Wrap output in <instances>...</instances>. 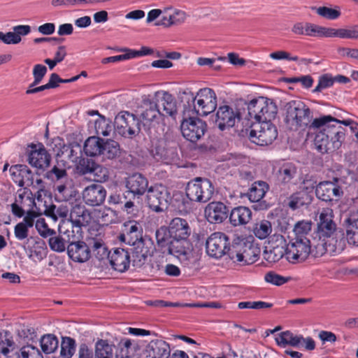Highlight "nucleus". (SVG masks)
I'll return each instance as SVG.
<instances>
[{
  "label": "nucleus",
  "mask_w": 358,
  "mask_h": 358,
  "mask_svg": "<svg viewBox=\"0 0 358 358\" xmlns=\"http://www.w3.org/2000/svg\"><path fill=\"white\" fill-rule=\"evenodd\" d=\"M341 120L330 115L315 118L310 128L320 129L314 142L317 150L322 153L339 149L345 138L346 129L341 126Z\"/></svg>",
  "instance_id": "1"
},
{
  "label": "nucleus",
  "mask_w": 358,
  "mask_h": 358,
  "mask_svg": "<svg viewBox=\"0 0 358 358\" xmlns=\"http://www.w3.org/2000/svg\"><path fill=\"white\" fill-rule=\"evenodd\" d=\"M284 122L291 128L309 127L313 121V114L309 106L300 99H294L283 105Z\"/></svg>",
  "instance_id": "2"
},
{
  "label": "nucleus",
  "mask_w": 358,
  "mask_h": 358,
  "mask_svg": "<svg viewBox=\"0 0 358 358\" xmlns=\"http://www.w3.org/2000/svg\"><path fill=\"white\" fill-rule=\"evenodd\" d=\"M136 115L142 124L143 129L148 133L152 128H155L162 120L157 101L150 94L142 96L141 104L136 110Z\"/></svg>",
  "instance_id": "3"
},
{
  "label": "nucleus",
  "mask_w": 358,
  "mask_h": 358,
  "mask_svg": "<svg viewBox=\"0 0 358 358\" xmlns=\"http://www.w3.org/2000/svg\"><path fill=\"white\" fill-rule=\"evenodd\" d=\"M141 127L137 115L128 111H121L115 117L114 129L121 136L131 138L139 134Z\"/></svg>",
  "instance_id": "4"
},
{
  "label": "nucleus",
  "mask_w": 358,
  "mask_h": 358,
  "mask_svg": "<svg viewBox=\"0 0 358 358\" xmlns=\"http://www.w3.org/2000/svg\"><path fill=\"white\" fill-rule=\"evenodd\" d=\"M215 191L212 182L207 178H196L190 180L185 188L187 196L193 202L206 203L213 196Z\"/></svg>",
  "instance_id": "5"
},
{
  "label": "nucleus",
  "mask_w": 358,
  "mask_h": 358,
  "mask_svg": "<svg viewBox=\"0 0 358 358\" xmlns=\"http://www.w3.org/2000/svg\"><path fill=\"white\" fill-rule=\"evenodd\" d=\"M276 126L271 122H257L252 125L249 134L251 142L261 145L271 144L278 137Z\"/></svg>",
  "instance_id": "6"
},
{
  "label": "nucleus",
  "mask_w": 358,
  "mask_h": 358,
  "mask_svg": "<svg viewBox=\"0 0 358 358\" xmlns=\"http://www.w3.org/2000/svg\"><path fill=\"white\" fill-rule=\"evenodd\" d=\"M171 201V193L168 188L162 184H155L148 189L146 202L148 207L156 213L167 210Z\"/></svg>",
  "instance_id": "7"
},
{
  "label": "nucleus",
  "mask_w": 358,
  "mask_h": 358,
  "mask_svg": "<svg viewBox=\"0 0 358 358\" xmlns=\"http://www.w3.org/2000/svg\"><path fill=\"white\" fill-rule=\"evenodd\" d=\"M343 183V180L338 177L320 182L316 186L317 197L325 202L338 201L344 194Z\"/></svg>",
  "instance_id": "8"
},
{
  "label": "nucleus",
  "mask_w": 358,
  "mask_h": 358,
  "mask_svg": "<svg viewBox=\"0 0 358 358\" xmlns=\"http://www.w3.org/2000/svg\"><path fill=\"white\" fill-rule=\"evenodd\" d=\"M250 245L240 237L234 238L232 241L229 238V244H227L226 248V255L229 257L235 263L242 264H250L256 261V256L254 259L250 257Z\"/></svg>",
  "instance_id": "9"
},
{
  "label": "nucleus",
  "mask_w": 358,
  "mask_h": 358,
  "mask_svg": "<svg viewBox=\"0 0 358 358\" xmlns=\"http://www.w3.org/2000/svg\"><path fill=\"white\" fill-rule=\"evenodd\" d=\"M207 124L196 115H184L180 124L183 137L192 143L199 141L207 131Z\"/></svg>",
  "instance_id": "10"
},
{
  "label": "nucleus",
  "mask_w": 358,
  "mask_h": 358,
  "mask_svg": "<svg viewBox=\"0 0 358 358\" xmlns=\"http://www.w3.org/2000/svg\"><path fill=\"white\" fill-rule=\"evenodd\" d=\"M310 239L292 238L285 248L287 260L292 264L304 262L310 253Z\"/></svg>",
  "instance_id": "11"
},
{
  "label": "nucleus",
  "mask_w": 358,
  "mask_h": 358,
  "mask_svg": "<svg viewBox=\"0 0 358 358\" xmlns=\"http://www.w3.org/2000/svg\"><path fill=\"white\" fill-rule=\"evenodd\" d=\"M217 108V95L208 87L201 88L197 92L196 104L192 107V115L206 116Z\"/></svg>",
  "instance_id": "12"
},
{
  "label": "nucleus",
  "mask_w": 358,
  "mask_h": 358,
  "mask_svg": "<svg viewBox=\"0 0 358 358\" xmlns=\"http://www.w3.org/2000/svg\"><path fill=\"white\" fill-rule=\"evenodd\" d=\"M83 233L76 234L75 230L71 234L69 245L67 246V255L75 262L83 263L91 257L92 250L89 245L83 241Z\"/></svg>",
  "instance_id": "13"
},
{
  "label": "nucleus",
  "mask_w": 358,
  "mask_h": 358,
  "mask_svg": "<svg viewBox=\"0 0 358 358\" xmlns=\"http://www.w3.org/2000/svg\"><path fill=\"white\" fill-rule=\"evenodd\" d=\"M229 236L222 232H215L206 240V249L207 254L215 259L226 255V248L229 244Z\"/></svg>",
  "instance_id": "14"
},
{
  "label": "nucleus",
  "mask_w": 358,
  "mask_h": 358,
  "mask_svg": "<svg viewBox=\"0 0 358 358\" xmlns=\"http://www.w3.org/2000/svg\"><path fill=\"white\" fill-rule=\"evenodd\" d=\"M336 230V224L333 220L332 210L323 209L319 215L316 236L326 245V239L331 238Z\"/></svg>",
  "instance_id": "15"
},
{
  "label": "nucleus",
  "mask_w": 358,
  "mask_h": 358,
  "mask_svg": "<svg viewBox=\"0 0 358 358\" xmlns=\"http://www.w3.org/2000/svg\"><path fill=\"white\" fill-rule=\"evenodd\" d=\"M241 120V113L237 108L224 105L218 108L215 123L220 130L224 131L233 127L236 120Z\"/></svg>",
  "instance_id": "16"
},
{
  "label": "nucleus",
  "mask_w": 358,
  "mask_h": 358,
  "mask_svg": "<svg viewBox=\"0 0 358 358\" xmlns=\"http://www.w3.org/2000/svg\"><path fill=\"white\" fill-rule=\"evenodd\" d=\"M229 215V208L221 201H212L204 208V217L211 224L222 223Z\"/></svg>",
  "instance_id": "17"
},
{
  "label": "nucleus",
  "mask_w": 358,
  "mask_h": 358,
  "mask_svg": "<svg viewBox=\"0 0 358 358\" xmlns=\"http://www.w3.org/2000/svg\"><path fill=\"white\" fill-rule=\"evenodd\" d=\"M89 220L90 213L85 206L76 205L71 210L69 219L64 221L62 224H64L66 227L71 224V230H75L76 234H80L83 233L82 227L86 226Z\"/></svg>",
  "instance_id": "18"
},
{
  "label": "nucleus",
  "mask_w": 358,
  "mask_h": 358,
  "mask_svg": "<svg viewBox=\"0 0 358 358\" xmlns=\"http://www.w3.org/2000/svg\"><path fill=\"white\" fill-rule=\"evenodd\" d=\"M109 262L111 267L120 273L127 271L132 264L130 251L127 248H115L109 255Z\"/></svg>",
  "instance_id": "19"
},
{
  "label": "nucleus",
  "mask_w": 358,
  "mask_h": 358,
  "mask_svg": "<svg viewBox=\"0 0 358 358\" xmlns=\"http://www.w3.org/2000/svg\"><path fill=\"white\" fill-rule=\"evenodd\" d=\"M31 150L28 155L27 161L29 164L38 169L44 170L49 166L51 156L48 152L44 145L39 143L38 145L31 144Z\"/></svg>",
  "instance_id": "20"
},
{
  "label": "nucleus",
  "mask_w": 358,
  "mask_h": 358,
  "mask_svg": "<svg viewBox=\"0 0 358 358\" xmlns=\"http://www.w3.org/2000/svg\"><path fill=\"white\" fill-rule=\"evenodd\" d=\"M106 197V190L101 184H92L85 188L83 199L90 206H99L103 203Z\"/></svg>",
  "instance_id": "21"
},
{
  "label": "nucleus",
  "mask_w": 358,
  "mask_h": 358,
  "mask_svg": "<svg viewBox=\"0 0 358 358\" xmlns=\"http://www.w3.org/2000/svg\"><path fill=\"white\" fill-rule=\"evenodd\" d=\"M13 180L20 187H27L34 184V173L24 164H16L10 168Z\"/></svg>",
  "instance_id": "22"
},
{
  "label": "nucleus",
  "mask_w": 358,
  "mask_h": 358,
  "mask_svg": "<svg viewBox=\"0 0 358 358\" xmlns=\"http://www.w3.org/2000/svg\"><path fill=\"white\" fill-rule=\"evenodd\" d=\"M74 230H70L64 224L59 226V231L61 235L51 236L48 240L50 248L57 252L67 251V246L71 238V234Z\"/></svg>",
  "instance_id": "23"
},
{
  "label": "nucleus",
  "mask_w": 358,
  "mask_h": 358,
  "mask_svg": "<svg viewBox=\"0 0 358 358\" xmlns=\"http://www.w3.org/2000/svg\"><path fill=\"white\" fill-rule=\"evenodd\" d=\"M143 229L141 225L134 221H129L124 224L122 233L120 235V240L130 245L136 244L138 241H145L142 236Z\"/></svg>",
  "instance_id": "24"
},
{
  "label": "nucleus",
  "mask_w": 358,
  "mask_h": 358,
  "mask_svg": "<svg viewBox=\"0 0 358 358\" xmlns=\"http://www.w3.org/2000/svg\"><path fill=\"white\" fill-rule=\"evenodd\" d=\"M130 251L132 265L136 268H141L147 261L150 254V248L147 245V241H138L134 245L127 248Z\"/></svg>",
  "instance_id": "25"
},
{
  "label": "nucleus",
  "mask_w": 358,
  "mask_h": 358,
  "mask_svg": "<svg viewBox=\"0 0 358 358\" xmlns=\"http://www.w3.org/2000/svg\"><path fill=\"white\" fill-rule=\"evenodd\" d=\"M128 189L127 193L132 194L134 199L136 196H142L148 189V180L141 173H134L129 176L126 182Z\"/></svg>",
  "instance_id": "26"
},
{
  "label": "nucleus",
  "mask_w": 358,
  "mask_h": 358,
  "mask_svg": "<svg viewBox=\"0 0 358 358\" xmlns=\"http://www.w3.org/2000/svg\"><path fill=\"white\" fill-rule=\"evenodd\" d=\"M145 352L150 358H169L171 357L170 345L163 340H152L147 345Z\"/></svg>",
  "instance_id": "27"
},
{
  "label": "nucleus",
  "mask_w": 358,
  "mask_h": 358,
  "mask_svg": "<svg viewBox=\"0 0 358 358\" xmlns=\"http://www.w3.org/2000/svg\"><path fill=\"white\" fill-rule=\"evenodd\" d=\"M168 228L171 236L174 238H180L181 239H189L192 234V229L187 220L181 217L173 218Z\"/></svg>",
  "instance_id": "28"
},
{
  "label": "nucleus",
  "mask_w": 358,
  "mask_h": 358,
  "mask_svg": "<svg viewBox=\"0 0 358 358\" xmlns=\"http://www.w3.org/2000/svg\"><path fill=\"white\" fill-rule=\"evenodd\" d=\"M172 207L181 215L189 213L194 208L193 201L191 200L185 193L178 192L171 196L169 203Z\"/></svg>",
  "instance_id": "29"
},
{
  "label": "nucleus",
  "mask_w": 358,
  "mask_h": 358,
  "mask_svg": "<svg viewBox=\"0 0 358 358\" xmlns=\"http://www.w3.org/2000/svg\"><path fill=\"white\" fill-rule=\"evenodd\" d=\"M292 31L295 34L306 35L313 37H324V27L306 22L296 23Z\"/></svg>",
  "instance_id": "30"
},
{
  "label": "nucleus",
  "mask_w": 358,
  "mask_h": 358,
  "mask_svg": "<svg viewBox=\"0 0 358 358\" xmlns=\"http://www.w3.org/2000/svg\"><path fill=\"white\" fill-rule=\"evenodd\" d=\"M324 37H338L345 39H358V24L350 26L348 28L335 29L325 27Z\"/></svg>",
  "instance_id": "31"
},
{
  "label": "nucleus",
  "mask_w": 358,
  "mask_h": 358,
  "mask_svg": "<svg viewBox=\"0 0 358 358\" xmlns=\"http://www.w3.org/2000/svg\"><path fill=\"white\" fill-rule=\"evenodd\" d=\"M158 105H161L163 108L162 118L164 117H170L173 120L176 119L178 115L177 103L175 97L168 92H164L160 101H157Z\"/></svg>",
  "instance_id": "32"
},
{
  "label": "nucleus",
  "mask_w": 358,
  "mask_h": 358,
  "mask_svg": "<svg viewBox=\"0 0 358 358\" xmlns=\"http://www.w3.org/2000/svg\"><path fill=\"white\" fill-rule=\"evenodd\" d=\"M229 218L230 223L234 227L243 225L251 220L252 211L245 206L235 207L229 215Z\"/></svg>",
  "instance_id": "33"
},
{
  "label": "nucleus",
  "mask_w": 358,
  "mask_h": 358,
  "mask_svg": "<svg viewBox=\"0 0 358 358\" xmlns=\"http://www.w3.org/2000/svg\"><path fill=\"white\" fill-rule=\"evenodd\" d=\"M13 29V31L2 34V42L5 44H17L21 41L22 36H26L31 31V27L29 25L15 26Z\"/></svg>",
  "instance_id": "34"
},
{
  "label": "nucleus",
  "mask_w": 358,
  "mask_h": 358,
  "mask_svg": "<svg viewBox=\"0 0 358 358\" xmlns=\"http://www.w3.org/2000/svg\"><path fill=\"white\" fill-rule=\"evenodd\" d=\"M105 140L99 136H90L85 141L83 151L87 156L101 155Z\"/></svg>",
  "instance_id": "35"
},
{
  "label": "nucleus",
  "mask_w": 358,
  "mask_h": 358,
  "mask_svg": "<svg viewBox=\"0 0 358 358\" xmlns=\"http://www.w3.org/2000/svg\"><path fill=\"white\" fill-rule=\"evenodd\" d=\"M268 189L269 185L267 182L262 180L255 181L249 188L247 196L251 202L257 203L264 198Z\"/></svg>",
  "instance_id": "36"
},
{
  "label": "nucleus",
  "mask_w": 358,
  "mask_h": 358,
  "mask_svg": "<svg viewBox=\"0 0 358 358\" xmlns=\"http://www.w3.org/2000/svg\"><path fill=\"white\" fill-rule=\"evenodd\" d=\"M275 340L280 347L285 348L287 345H290L297 348L301 343L303 337L301 335H294L292 332L287 330L278 334Z\"/></svg>",
  "instance_id": "37"
},
{
  "label": "nucleus",
  "mask_w": 358,
  "mask_h": 358,
  "mask_svg": "<svg viewBox=\"0 0 358 358\" xmlns=\"http://www.w3.org/2000/svg\"><path fill=\"white\" fill-rule=\"evenodd\" d=\"M178 98L184 104V115H192V107L195 106V101L197 99V93L196 94L190 88L186 87L180 89L178 92Z\"/></svg>",
  "instance_id": "38"
},
{
  "label": "nucleus",
  "mask_w": 358,
  "mask_h": 358,
  "mask_svg": "<svg viewBox=\"0 0 358 358\" xmlns=\"http://www.w3.org/2000/svg\"><path fill=\"white\" fill-rule=\"evenodd\" d=\"M171 244L166 253L179 258L180 256H186L187 254L189 239L172 237Z\"/></svg>",
  "instance_id": "39"
},
{
  "label": "nucleus",
  "mask_w": 358,
  "mask_h": 358,
  "mask_svg": "<svg viewBox=\"0 0 358 358\" xmlns=\"http://www.w3.org/2000/svg\"><path fill=\"white\" fill-rule=\"evenodd\" d=\"M297 168L293 163H283L278 171V178L284 186H286L296 176Z\"/></svg>",
  "instance_id": "40"
},
{
  "label": "nucleus",
  "mask_w": 358,
  "mask_h": 358,
  "mask_svg": "<svg viewBox=\"0 0 358 358\" xmlns=\"http://www.w3.org/2000/svg\"><path fill=\"white\" fill-rule=\"evenodd\" d=\"M113 348L108 340L98 339L94 345V358H113Z\"/></svg>",
  "instance_id": "41"
},
{
  "label": "nucleus",
  "mask_w": 358,
  "mask_h": 358,
  "mask_svg": "<svg viewBox=\"0 0 358 358\" xmlns=\"http://www.w3.org/2000/svg\"><path fill=\"white\" fill-rule=\"evenodd\" d=\"M15 346L13 336L8 330L0 331V353L8 357Z\"/></svg>",
  "instance_id": "42"
},
{
  "label": "nucleus",
  "mask_w": 358,
  "mask_h": 358,
  "mask_svg": "<svg viewBox=\"0 0 358 358\" xmlns=\"http://www.w3.org/2000/svg\"><path fill=\"white\" fill-rule=\"evenodd\" d=\"M268 101H265L264 108L259 115L257 122H264L266 121L271 122L276 117L278 108L273 101L268 99Z\"/></svg>",
  "instance_id": "43"
},
{
  "label": "nucleus",
  "mask_w": 358,
  "mask_h": 358,
  "mask_svg": "<svg viewBox=\"0 0 358 358\" xmlns=\"http://www.w3.org/2000/svg\"><path fill=\"white\" fill-rule=\"evenodd\" d=\"M44 177L53 182H66L69 179L66 169L59 164L55 165L50 170L48 171L45 173Z\"/></svg>",
  "instance_id": "44"
},
{
  "label": "nucleus",
  "mask_w": 358,
  "mask_h": 358,
  "mask_svg": "<svg viewBox=\"0 0 358 358\" xmlns=\"http://www.w3.org/2000/svg\"><path fill=\"white\" fill-rule=\"evenodd\" d=\"M157 244L163 253H166L171 240H173L168 227H161L155 232Z\"/></svg>",
  "instance_id": "45"
},
{
  "label": "nucleus",
  "mask_w": 358,
  "mask_h": 358,
  "mask_svg": "<svg viewBox=\"0 0 358 358\" xmlns=\"http://www.w3.org/2000/svg\"><path fill=\"white\" fill-rule=\"evenodd\" d=\"M289 207L296 210L301 206L308 205L311 201V198L306 192L301 191L292 194L289 197Z\"/></svg>",
  "instance_id": "46"
},
{
  "label": "nucleus",
  "mask_w": 358,
  "mask_h": 358,
  "mask_svg": "<svg viewBox=\"0 0 358 358\" xmlns=\"http://www.w3.org/2000/svg\"><path fill=\"white\" fill-rule=\"evenodd\" d=\"M154 157L158 161H162L166 164L171 163L178 159V153L174 148H156V152Z\"/></svg>",
  "instance_id": "47"
},
{
  "label": "nucleus",
  "mask_w": 358,
  "mask_h": 358,
  "mask_svg": "<svg viewBox=\"0 0 358 358\" xmlns=\"http://www.w3.org/2000/svg\"><path fill=\"white\" fill-rule=\"evenodd\" d=\"M120 152V145L113 140H105L101 155L108 159H115Z\"/></svg>",
  "instance_id": "48"
},
{
  "label": "nucleus",
  "mask_w": 358,
  "mask_h": 358,
  "mask_svg": "<svg viewBox=\"0 0 358 358\" xmlns=\"http://www.w3.org/2000/svg\"><path fill=\"white\" fill-rule=\"evenodd\" d=\"M41 347L45 354L54 352L58 348L59 341L53 334H46L42 336L40 340Z\"/></svg>",
  "instance_id": "49"
},
{
  "label": "nucleus",
  "mask_w": 358,
  "mask_h": 358,
  "mask_svg": "<svg viewBox=\"0 0 358 358\" xmlns=\"http://www.w3.org/2000/svg\"><path fill=\"white\" fill-rule=\"evenodd\" d=\"M265 101H268V98L259 96L257 99H253L249 102L248 110L250 118H254L257 121L259 115L264 108Z\"/></svg>",
  "instance_id": "50"
},
{
  "label": "nucleus",
  "mask_w": 358,
  "mask_h": 358,
  "mask_svg": "<svg viewBox=\"0 0 358 358\" xmlns=\"http://www.w3.org/2000/svg\"><path fill=\"white\" fill-rule=\"evenodd\" d=\"M66 182H63L62 184L54 187L55 199L57 201H67L73 197L72 189Z\"/></svg>",
  "instance_id": "51"
},
{
  "label": "nucleus",
  "mask_w": 358,
  "mask_h": 358,
  "mask_svg": "<svg viewBox=\"0 0 358 358\" xmlns=\"http://www.w3.org/2000/svg\"><path fill=\"white\" fill-rule=\"evenodd\" d=\"M253 232L257 238L263 240L271 234V223L268 220H263L255 224Z\"/></svg>",
  "instance_id": "52"
},
{
  "label": "nucleus",
  "mask_w": 358,
  "mask_h": 358,
  "mask_svg": "<svg viewBox=\"0 0 358 358\" xmlns=\"http://www.w3.org/2000/svg\"><path fill=\"white\" fill-rule=\"evenodd\" d=\"M76 341L74 338L62 337L60 355L64 358H71L76 352Z\"/></svg>",
  "instance_id": "53"
},
{
  "label": "nucleus",
  "mask_w": 358,
  "mask_h": 358,
  "mask_svg": "<svg viewBox=\"0 0 358 358\" xmlns=\"http://www.w3.org/2000/svg\"><path fill=\"white\" fill-rule=\"evenodd\" d=\"M15 355L17 358H43L39 349L32 345L22 346Z\"/></svg>",
  "instance_id": "54"
},
{
  "label": "nucleus",
  "mask_w": 358,
  "mask_h": 358,
  "mask_svg": "<svg viewBox=\"0 0 358 358\" xmlns=\"http://www.w3.org/2000/svg\"><path fill=\"white\" fill-rule=\"evenodd\" d=\"M311 222L301 221L298 222L294 227V238L297 239H310L308 236L311 231Z\"/></svg>",
  "instance_id": "55"
},
{
  "label": "nucleus",
  "mask_w": 358,
  "mask_h": 358,
  "mask_svg": "<svg viewBox=\"0 0 358 358\" xmlns=\"http://www.w3.org/2000/svg\"><path fill=\"white\" fill-rule=\"evenodd\" d=\"M346 238L350 245L358 246V219L350 222L346 231Z\"/></svg>",
  "instance_id": "56"
},
{
  "label": "nucleus",
  "mask_w": 358,
  "mask_h": 358,
  "mask_svg": "<svg viewBox=\"0 0 358 358\" xmlns=\"http://www.w3.org/2000/svg\"><path fill=\"white\" fill-rule=\"evenodd\" d=\"M92 248L95 257L98 260H103L105 258L109 259V255H110L112 250L108 252L107 248L101 241H94Z\"/></svg>",
  "instance_id": "57"
},
{
  "label": "nucleus",
  "mask_w": 358,
  "mask_h": 358,
  "mask_svg": "<svg viewBox=\"0 0 358 358\" xmlns=\"http://www.w3.org/2000/svg\"><path fill=\"white\" fill-rule=\"evenodd\" d=\"M291 278V277H285L274 271H269L264 275V280L266 282L276 286H280L287 283Z\"/></svg>",
  "instance_id": "58"
},
{
  "label": "nucleus",
  "mask_w": 358,
  "mask_h": 358,
  "mask_svg": "<svg viewBox=\"0 0 358 358\" xmlns=\"http://www.w3.org/2000/svg\"><path fill=\"white\" fill-rule=\"evenodd\" d=\"M96 163L92 159L82 158L77 165V170L82 175L92 174Z\"/></svg>",
  "instance_id": "59"
},
{
  "label": "nucleus",
  "mask_w": 358,
  "mask_h": 358,
  "mask_svg": "<svg viewBox=\"0 0 358 358\" xmlns=\"http://www.w3.org/2000/svg\"><path fill=\"white\" fill-rule=\"evenodd\" d=\"M313 10H315L317 15L328 20H336L341 15L339 10L326 6L313 7Z\"/></svg>",
  "instance_id": "60"
},
{
  "label": "nucleus",
  "mask_w": 358,
  "mask_h": 358,
  "mask_svg": "<svg viewBox=\"0 0 358 358\" xmlns=\"http://www.w3.org/2000/svg\"><path fill=\"white\" fill-rule=\"evenodd\" d=\"M92 174L94 177L93 180L99 183L104 182L109 178L108 169L98 164H96Z\"/></svg>",
  "instance_id": "61"
},
{
  "label": "nucleus",
  "mask_w": 358,
  "mask_h": 358,
  "mask_svg": "<svg viewBox=\"0 0 358 358\" xmlns=\"http://www.w3.org/2000/svg\"><path fill=\"white\" fill-rule=\"evenodd\" d=\"M334 85L333 76L329 73H325L319 77L318 84L313 90V93L320 92L322 90L331 87Z\"/></svg>",
  "instance_id": "62"
},
{
  "label": "nucleus",
  "mask_w": 358,
  "mask_h": 358,
  "mask_svg": "<svg viewBox=\"0 0 358 358\" xmlns=\"http://www.w3.org/2000/svg\"><path fill=\"white\" fill-rule=\"evenodd\" d=\"M132 345L131 341L129 338H123L119 343V351L115 355V358H133L129 355V349Z\"/></svg>",
  "instance_id": "63"
},
{
  "label": "nucleus",
  "mask_w": 358,
  "mask_h": 358,
  "mask_svg": "<svg viewBox=\"0 0 358 358\" xmlns=\"http://www.w3.org/2000/svg\"><path fill=\"white\" fill-rule=\"evenodd\" d=\"M273 306V304L271 303L265 302V301H241L238 303V307L240 309L245 308H252V309H263V308H269Z\"/></svg>",
  "instance_id": "64"
}]
</instances>
